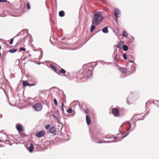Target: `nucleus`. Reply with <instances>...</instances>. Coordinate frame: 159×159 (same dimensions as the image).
Returning <instances> with one entry per match:
<instances>
[{
  "label": "nucleus",
  "mask_w": 159,
  "mask_h": 159,
  "mask_svg": "<svg viewBox=\"0 0 159 159\" xmlns=\"http://www.w3.org/2000/svg\"><path fill=\"white\" fill-rule=\"evenodd\" d=\"M0 16H2V14H0Z\"/></svg>",
  "instance_id": "56"
},
{
  "label": "nucleus",
  "mask_w": 159,
  "mask_h": 159,
  "mask_svg": "<svg viewBox=\"0 0 159 159\" xmlns=\"http://www.w3.org/2000/svg\"><path fill=\"white\" fill-rule=\"evenodd\" d=\"M131 127V125H130L129 124V128H126V130L127 131H129L130 130Z\"/></svg>",
  "instance_id": "31"
},
{
  "label": "nucleus",
  "mask_w": 159,
  "mask_h": 159,
  "mask_svg": "<svg viewBox=\"0 0 159 159\" xmlns=\"http://www.w3.org/2000/svg\"><path fill=\"white\" fill-rule=\"evenodd\" d=\"M119 70L122 74H126L127 71V70L126 69L121 67L119 68Z\"/></svg>",
  "instance_id": "12"
},
{
  "label": "nucleus",
  "mask_w": 159,
  "mask_h": 159,
  "mask_svg": "<svg viewBox=\"0 0 159 159\" xmlns=\"http://www.w3.org/2000/svg\"><path fill=\"white\" fill-rule=\"evenodd\" d=\"M103 138H106V137H103Z\"/></svg>",
  "instance_id": "58"
},
{
  "label": "nucleus",
  "mask_w": 159,
  "mask_h": 159,
  "mask_svg": "<svg viewBox=\"0 0 159 159\" xmlns=\"http://www.w3.org/2000/svg\"><path fill=\"white\" fill-rule=\"evenodd\" d=\"M61 105H62L61 110L62 111H64V108H63L64 104L63 103H62Z\"/></svg>",
  "instance_id": "36"
},
{
  "label": "nucleus",
  "mask_w": 159,
  "mask_h": 159,
  "mask_svg": "<svg viewBox=\"0 0 159 159\" xmlns=\"http://www.w3.org/2000/svg\"><path fill=\"white\" fill-rule=\"evenodd\" d=\"M66 111L68 113H72V110L71 108H69Z\"/></svg>",
  "instance_id": "26"
},
{
  "label": "nucleus",
  "mask_w": 159,
  "mask_h": 159,
  "mask_svg": "<svg viewBox=\"0 0 159 159\" xmlns=\"http://www.w3.org/2000/svg\"><path fill=\"white\" fill-rule=\"evenodd\" d=\"M95 25H93L91 26L90 28V32H92L93 30L95 29Z\"/></svg>",
  "instance_id": "23"
},
{
  "label": "nucleus",
  "mask_w": 159,
  "mask_h": 159,
  "mask_svg": "<svg viewBox=\"0 0 159 159\" xmlns=\"http://www.w3.org/2000/svg\"><path fill=\"white\" fill-rule=\"evenodd\" d=\"M5 140L6 141H8V140H7V139H5Z\"/></svg>",
  "instance_id": "48"
},
{
  "label": "nucleus",
  "mask_w": 159,
  "mask_h": 159,
  "mask_svg": "<svg viewBox=\"0 0 159 159\" xmlns=\"http://www.w3.org/2000/svg\"><path fill=\"white\" fill-rule=\"evenodd\" d=\"M6 137V135L4 134H0V142H2L5 141V138Z\"/></svg>",
  "instance_id": "8"
},
{
  "label": "nucleus",
  "mask_w": 159,
  "mask_h": 159,
  "mask_svg": "<svg viewBox=\"0 0 159 159\" xmlns=\"http://www.w3.org/2000/svg\"><path fill=\"white\" fill-rule=\"evenodd\" d=\"M33 107L34 110L37 111H40L42 108V105L40 103H35L33 105Z\"/></svg>",
  "instance_id": "3"
},
{
  "label": "nucleus",
  "mask_w": 159,
  "mask_h": 159,
  "mask_svg": "<svg viewBox=\"0 0 159 159\" xmlns=\"http://www.w3.org/2000/svg\"><path fill=\"white\" fill-rule=\"evenodd\" d=\"M103 19L104 17L102 16V12L101 11H98L94 14L92 24L93 25L97 26L101 22Z\"/></svg>",
  "instance_id": "1"
},
{
  "label": "nucleus",
  "mask_w": 159,
  "mask_h": 159,
  "mask_svg": "<svg viewBox=\"0 0 159 159\" xmlns=\"http://www.w3.org/2000/svg\"><path fill=\"white\" fill-rule=\"evenodd\" d=\"M25 48H23V47H20V50L19 51V52H20L21 51H25Z\"/></svg>",
  "instance_id": "28"
},
{
  "label": "nucleus",
  "mask_w": 159,
  "mask_h": 159,
  "mask_svg": "<svg viewBox=\"0 0 159 159\" xmlns=\"http://www.w3.org/2000/svg\"><path fill=\"white\" fill-rule=\"evenodd\" d=\"M2 0H0V2H2Z\"/></svg>",
  "instance_id": "53"
},
{
  "label": "nucleus",
  "mask_w": 159,
  "mask_h": 159,
  "mask_svg": "<svg viewBox=\"0 0 159 159\" xmlns=\"http://www.w3.org/2000/svg\"><path fill=\"white\" fill-rule=\"evenodd\" d=\"M27 7L28 9H30V6L29 2H28L27 4Z\"/></svg>",
  "instance_id": "29"
},
{
  "label": "nucleus",
  "mask_w": 159,
  "mask_h": 159,
  "mask_svg": "<svg viewBox=\"0 0 159 159\" xmlns=\"http://www.w3.org/2000/svg\"><path fill=\"white\" fill-rule=\"evenodd\" d=\"M112 112L115 117H118L120 115L119 110L116 108H114L112 109Z\"/></svg>",
  "instance_id": "5"
},
{
  "label": "nucleus",
  "mask_w": 159,
  "mask_h": 159,
  "mask_svg": "<svg viewBox=\"0 0 159 159\" xmlns=\"http://www.w3.org/2000/svg\"><path fill=\"white\" fill-rule=\"evenodd\" d=\"M27 78L29 81L31 82H33L34 83H37V81L36 78H35L34 77L30 76H28Z\"/></svg>",
  "instance_id": "6"
},
{
  "label": "nucleus",
  "mask_w": 159,
  "mask_h": 159,
  "mask_svg": "<svg viewBox=\"0 0 159 159\" xmlns=\"http://www.w3.org/2000/svg\"><path fill=\"white\" fill-rule=\"evenodd\" d=\"M129 61L130 63H134V62L133 61H132V60H129Z\"/></svg>",
  "instance_id": "42"
},
{
  "label": "nucleus",
  "mask_w": 159,
  "mask_h": 159,
  "mask_svg": "<svg viewBox=\"0 0 159 159\" xmlns=\"http://www.w3.org/2000/svg\"><path fill=\"white\" fill-rule=\"evenodd\" d=\"M34 148V146L32 144H31L30 145L28 150L30 152H32Z\"/></svg>",
  "instance_id": "15"
},
{
  "label": "nucleus",
  "mask_w": 159,
  "mask_h": 159,
  "mask_svg": "<svg viewBox=\"0 0 159 159\" xmlns=\"http://www.w3.org/2000/svg\"><path fill=\"white\" fill-rule=\"evenodd\" d=\"M129 134V133H127L125 135L123 136L122 138H124L126 136H127Z\"/></svg>",
  "instance_id": "40"
},
{
  "label": "nucleus",
  "mask_w": 159,
  "mask_h": 159,
  "mask_svg": "<svg viewBox=\"0 0 159 159\" xmlns=\"http://www.w3.org/2000/svg\"><path fill=\"white\" fill-rule=\"evenodd\" d=\"M92 75V71L91 69H89L86 73V78L87 79L90 78Z\"/></svg>",
  "instance_id": "7"
},
{
  "label": "nucleus",
  "mask_w": 159,
  "mask_h": 159,
  "mask_svg": "<svg viewBox=\"0 0 159 159\" xmlns=\"http://www.w3.org/2000/svg\"><path fill=\"white\" fill-rule=\"evenodd\" d=\"M117 19H116V18H115V20H116V21H117Z\"/></svg>",
  "instance_id": "50"
},
{
  "label": "nucleus",
  "mask_w": 159,
  "mask_h": 159,
  "mask_svg": "<svg viewBox=\"0 0 159 159\" xmlns=\"http://www.w3.org/2000/svg\"><path fill=\"white\" fill-rule=\"evenodd\" d=\"M123 57L124 58V59L125 60H126L127 59V57L125 53H124L123 54Z\"/></svg>",
  "instance_id": "27"
},
{
  "label": "nucleus",
  "mask_w": 159,
  "mask_h": 159,
  "mask_svg": "<svg viewBox=\"0 0 159 159\" xmlns=\"http://www.w3.org/2000/svg\"><path fill=\"white\" fill-rule=\"evenodd\" d=\"M17 50V49H12L9 50V52L11 53H14Z\"/></svg>",
  "instance_id": "25"
},
{
  "label": "nucleus",
  "mask_w": 159,
  "mask_h": 159,
  "mask_svg": "<svg viewBox=\"0 0 159 159\" xmlns=\"http://www.w3.org/2000/svg\"><path fill=\"white\" fill-rule=\"evenodd\" d=\"M117 66H118V65H117Z\"/></svg>",
  "instance_id": "59"
},
{
  "label": "nucleus",
  "mask_w": 159,
  "mask_h": 159,
  "mask_svg": "<svg viewBox=\"0 0 159 159\" xmlns=\"http://www.w3.org/2000/svg\"><path fill=\"white\" fill-rule=\"evenodd\" d=\"M110 141H106L105 140H104V143H110Z\"/></svg>",
  "instance_id": "41"
},
{
  "label": "nucleus",
  "mask_w": 159,
  "mask_h": 159,
  "mask_svg": "<svg viewBox=\"0 0 159 159\" xmlns=\"http://www.w3.org/2000/svg\"><path fill=\"white\" fill-rule=\"evenodd\" d=\"M129 123L130 125H131L130 122L129 121H126L125 122V123L128 124V125L129 126Z\"/></svg>",
  "instance_id": "39"
},
{
  "label": "nucleus",
  "mask_w": 159,
  "mask_h": 159,
  "mask_svg": "<svg viewBox=\"0 0 159 159\" xmlns=\"http://www.w3.org/2000/svg\"><path fill=\"white\" fill-rule=\"evenodd\" d=\"M65 39V38H63L62 39H61V40H64Z\"/></svg>",
  "instance_id": "49"
},
{
  "label": "nucleus",
  "mask_w": 159,
  "mask_h": 159,
  "mask_svg": "<svg viewBox=\"0 0 159 159\" xmlns=\"http://www.w3.org/2000/svg\"><path fill=\"white\" fill-rule=\"evenodd\" d=\"M57 112L56 114V115H55L54 114H52V116L53 117V118H56V119H57V118L58 117V116L59 115V113L58 112V111H57Z\"/></svg>",
  "instance_id": "20"
},
{
  "label": "nucleus",
  "mask_w": 159,
  "mask_h": 159,
  "mask_svg": "<svg viewBox=\"0 0 159 159\" xmlns=\"http://www.w3.org/2000/svg\"><path fill=\"white\" fill-rule=\"evenodd\" d=\"M86 119L87 125H89L91 123V120L89 115H86Z\"/></svg>",
  "instance_id": "14"
},
{
  "label": "nucleus",
  "mask_w": 159,
  "mask_h": 159,
  "mask_svg": "<svg viewBox=\"0 0 159 159\" xmlns=\"http://www.w3.org/2000/svg\"><path fill=\"white\" fill-rule=\"evenodd\" d=\"M124 45V43L123 42L121 41L119 42L117 44V47L119 49L122 48L123 46Z\"/></svg>",
  "instance_id": "13"
},
{
  "label": "nucleus",
  "mask_w": 159,
  "mask_h": 159,
  "mask_svg": "<svg viewBox=\"0 0 159 159\" xmlns=\"http://www.w3.org/2000/svg\"><path fill=\"white\" fill-rule=\"evenodd\" d=\"M66 73V70L62 68H61L59 72H57V73L58 75H59V73H62V74H65Z\"/></svg>",
  "instance_id": "17"
},
{
  "label": "nucleus",
  "mask_w": 159,
  "mask_h": 159,
  "mask_svg": "<svg viewBox=\"0 0 159 159\" xmlns=\"http://www.w3.org/2000/svg\"><path fill=\"white\" fill-rule=\"evenodd\" d=\"M122 48H123V50L125 51H127L128 49V46L126 45H124Z\"/></svg>",
  "instance_id": "24"
},
{
  "label": "nucleus",
  "mask_w": 159,
  "mask_h": 159,
  "mask_svg": "<svg viewBox=\"0 0 159 159\" xmlns=\"http://www.w3.org/2000/svg\"><path fill=\"white\" fill-rule=\"evenodd\" d=\"M131 67V70H132V71H134L135 70V67L133 65H132Z\"/></svg>",
  "instance_id": "32"
},
{
  "label": "nucleus",
  "mask_w": 159,
  "mask_h": 159,
  "mask_svg": "<svg viewBox=\"0 0 159 159\" xmlns=\"http://www.w3.org/2000/svg\"><path fill=\"white\" fill-rule=\"evenodd\" d=\"M7 1L6 0H2V2H7Z\"/></svg>",
  "instance_id": "43"
},
{
  "label": "nucleus",
  "mask_w": 159,
  "mask_h": 159,
  "mask_svg": "<svg viewBox=\"0 0 159 159\" xmlns=\"http://www.w3.org/2000/svg\"><path fill=\"white\" fill-rule=\"evenodd\" d=\"M144 118L143 116V119H144Z\"/></svg>",
  "instance_id": "57"
},
{
  "label": "nucleus",
  "mask_w": 159,
  "mask_h": 159,
  "mask_svg": "<svg viewBox=\"0 0 159 159\" xmlns=\"http://www.w3.org/2000/svg\"><path fill=\"white\" fill-rule=\"evenodd\" d=\"M124 134V132H122V133H121V134Z\"/></svg>",
  "instance_id": "52"
},
{
  "label": "nucleus",
  "mask_w": 159,
  "mask_h": 159,
  "mask_svg": "<svg viewBox=\"0 0 159 159\" xmlns=\"http://www.w3.org/2000/svg\"><path fill=\"white\" fill-rule=\"evenodd\" d=\"M97 143H104V140L99 141L97 142Z\"/></svg>",
  "instance_id": "38"
},
{
  "label": "nucleus",
  "mask_w": 159,
  "mask_h": 159,
  "mask_svg": "<svg viewBox=\"0 0 159 159\" xmlns=\"http://www.w3.org/2000/svg\"><path fill=\"white\" fill-rule=\"evenodd\" d=\"M112 56L114 58L113 63L115 64H116L117 62L120 60L121 58V55L119 52H118L116 50L114 51Z\"/></svg>",
  "instance_id": "2"
},
{
  "label": "nucleus",
  "mask_w": 159,
  "mask_h": 159,
  "mask_svg": "<svg viewBox=\"0 0 159 159\" xmlns=\"http://www.w3.org/2000/svg\"><path fill=\"white\" fill-rule=\"evenodd\" d=\"M14 38L12 39L9 42V44L11 45L12 44Z\"/></svg>",
  "instance_id": "34"
},
{
  "label": "nucleus",
  "mask_w": 159,
  "mask_h": 159,
  "mask_svg": "<svg viewBox=\"0 0 159 159\" xmlns=\"http://www.w3.org/2000/svg\"><path fill=\"white\" fill-rule=\"evenodd\" d=\"M45 132L43 131H41L36 133V135L38 138H40L44 135Z\"/></svg>",
  "instance_id": "9"
},
{
  "label": "nucleus",
  "mask_w": 159,
  "mask_h": 159,
  "mask_svg": "<svg viewBox=\"0 0 159 159\" xmlns=\"http://www.w3.org/2000/svg\"><path fill=\"white\" fill-rule=\"evenodd\" d=\"M22 84L23 86L25 87L27 86H29V83L27 81H23Z\"/></svg>",
  "instance_id": "21"
},
{
  "label": "nucleus",
  "mask_w": 159,
  "mask_h": 159,
  "mask_svg": "<svg viewBox=\"0 0 159 159\" xmlns=\"http://www.w3.org/2000/svg\"><path fill=\"white\" fill-rule=\"evenodd\" d=\"M50 68L52 69L54 71L57 73V70L56 67L52 64H51L50 65Z\"/></svg>",
  "instance_id": "16"
},
{
  "label": "nucleus",
  "mask_w": 159,
  "mask_h": 159,
  "mask_svg": "<svg viewBox=\"0 0 159 159\" xmlns=\"http://www.w3.org/2000/svg\"><path fill=\"white\" fill-rule=\"evenodd\" d=\"M1 47L0 46V50H1Z\"/></svg>",
  "instance_id": "55"
},
{
  "label": "nucleus",
  "mask_w": 159,
  "mask_h": 159,
  "mask_svg": "<svg viewBox=\"0 0 159 159\" xmlns=\"http://www.w3.org/2000/svg\"><path fill=\"white\" fill-rule=\"evenodd\" d=\"M110 143H111V142H115V141L114 140H111V141H110Z\"/></svg>",
  "instance_id": "44"
},
{
  "label": "nucleus",
  "mask_w": 159,
  "mask_h": 159,
  "mask_svg": "<svg viewBox=\"0 0 159 159\" xmlns=\"http://www.w3.org/2000/svg\"><path fill=\"white\" fill-rule=\"evenodd\" d=\"M121 35L123 37H128V34L124 30L123 32Z\"/></svg>",
  "instance_id": "18"
},
{
  "label": "nucleus",
  "mask_w": 159,
  "mask_h": 159,
  "mask_svg": "<svg viewBox=\"0 0 159 159\" xmlns=\"http://www.w3.org/2000/svg\"><path fill=\"white\" fill-rule=\"evenodd\" d=\"M16 127L18 131H22V129L21 125L20 124H17L16 125Z\"/></svg>",
  "instance_id": "11"
},
{
  "label": "nucleus",
  "mask_w": 159,
  "mask_h": 159,
  "mask_svg": "<svg viewBox=\"0 0 159 159\" xmlns=\"http://www.w3.org/2000/svg\"><path fill=\"white\" fill-rule=\"evenodd\" d=\"M135 126V122L134 123V126Z\"/></svg>",
  "instance_id": "51"
},
{
  "label": "nucleus",
  "mask_w": 159,
  "mask_h": 159,
  "mask_svg": "<svg viewBox=\"0 0 159 159\" xmlns=\"http://www.w3.org/2000/svg\"><path fill=\"white\" fill-rule=\"evenodd\" d=\"M50 125H48L45 127V128L46 129H48L50 127Z\"/></svg>",
  "instance_id": "37"
},
{
  "label": "nucleus",
  "mask_w": 159,
  "mask_h": 159,
  "mask_svg": "<svg viewBox=\"0 0 159 159\" xmlns=\"http://www.w3.org/2000/svg\"><path fill=\"white\" fill-rule=\"evenodd\" d=\"M99 1H102L103 2H105V0H99Z\"/></svg>",
  "instance_id": "46"
},
{
  "label": "nucleus",
  "mask_w": 159,
  "mask_h": 159,
  "mask_svg": "<svg viewBox=\"0 0 159 159\" xmlns=\"http://www.w3.org/2000/svg\"><path fill=\"white\" fill-rule=\"evenodd\" d=\"M36 83H33V84H29V86H35L36 85Z\"/></svg>",
  "instance_id": "33"
},
{
  "label": "nucleus",
  "mask_w": 159,
  "mask_h": 159,
  "mask_svg": "<svg viewBox=\"0 0 159 159\" xmlns=\"http://www.w3.org/2000/svg\"><path fill=\"white\" fill-rule=\"evenodd\" d=\"M84 111L87 114H88L89 113V111L88 109H86L85 110H84Z\"/></svg>",
  "instance_id": "35"
},
{
  "label": "nucleus",
  "mask_w": 159,
  "mask_h": 159,
  "mask_svg": "<svg viewBox=\"0 0 159 159\" xmlns=\"http://www.w3.org/2000/svg\"><path fill=\"white\" fill-rule=\"evenodd\" d=\"M49 131L50 133L53 134H56V129L54 126L50 127L49 129Z\"/></svg>",
  "instance_id": "10"
},
{
  "label": "nucleus",
  "mask_w": 159,
  "mask_h": 159,
  "mask_svg": "<svg viewBox=\"0 0 159 159\" xmlns=\"http://www.w3.org/2000/svg\"><path fill=\"white\" fill-rule=\"evenodd\" d=\"M91 137L92 139L93 140V137H92V136L91 135Z\"/></svg>",
  "instance_id": "47"
},
{
  "label": "nucleus",
  "mask_w": 159,
  "mask_h": 159,
  "mask_svg": "<svg viewBox=\"0 0 159 159\" xmlns=\"http://www.w3.org/2000/svg\"><path fill=\"white\" fill-rule=\"evenodd\" d=\"M114 139H116L117 138V137L116 136H115L114 137Z\"/></svg>",
  "instance_id": "45"
},
{
  "label": "nucleus",
  "mask_w": 159,
  "mask_h": 159,
  "mask_svg": "<svg viewBox=\"0 0 159 159\" xmlns=\"http://www.w3.org/2000/svg\"><path fill=\"white\" fill-rule=\"evenodd\" d=\"M142 119H139L138 120H142Z\"/></svg>",
  "instance_id": "54"
},
{
  "label": "nucleus",
  "mask_w": 159,
  "mask_h": 159,
  "mask_svg": "<svg viewBox=\"0 0 159 159\" xmlns=\"http://www.w3.org/2000/svg\"><path fill=\"white\" fill-rule=\"evenodd\" d=\"M54 104H55V105L56 106H57V105H58L57 102V100L56 99H54Z\"/></svg>",
  "instance_id": "30"
},
{
  "label": "nucleus",
  "mask_w": 159,
  "mask_h": 159,
  "mask_svg": "<svg viewBox=\"0 0 159 159\" xmlns=\"http://www.w3.org/2000/svg\"><path fill=\"white\" fill-rule=\"evenodd\" d=\"M121 12L120 10L116 8H115L114 9V16L115 18L118 19V15L120 14Z\"/></svg>",
  "instance_id": "4"
},
{
  "label": "nucleus",
  "mask_w": 159,
  "mask_h": 159,
  "mask_svg": "<svg viewBox=\"0 0 159 159\" xmlns=\"http://www.w3.org/2000/svg\"><path fill=\"white\" fill-rule=\"evenodd\" d=\"M59 14L60 16L63 17L64 16V12L63 11H61L59 12Z\"/></svg>",
  "instance_id": "22"
},
{
  "label": "nucleus",
  "mask_w": 159,
  "mask_h": 159,
  "mask_svg": "<svg viewBox=\"0 0 159 159\" xmlns=\"http://www.w3.org/2000/svg\"><path fill=\"white\" fill-rule=\"evenodd\" d=\"M102 31L105 33H107L108 32V30L107 27H105L102 29Z\"/></svg>",
  "instance_id": "19"
}]
</instances>
